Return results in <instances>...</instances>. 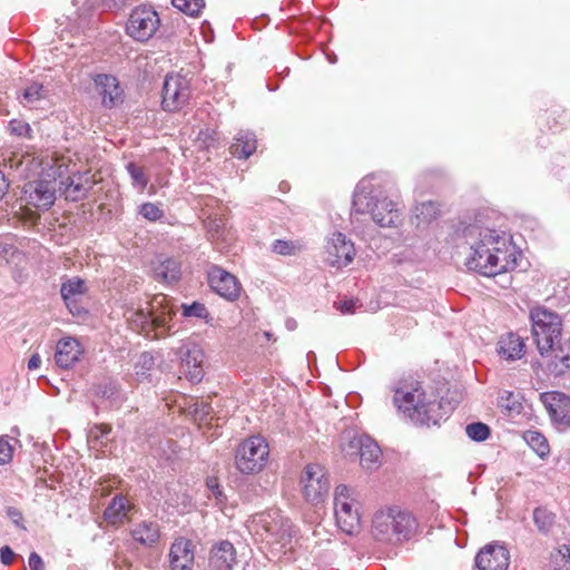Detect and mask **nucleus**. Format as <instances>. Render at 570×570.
<instances>
[{
	"instance_id": "1",
	"label": "nucleus",
	"mask_w": 570,
	"mask_h": 570,
	"mask_svg": "<svg viewBox=\"0 0 570 570\" xmlns=\"http://www.w3.org/2000/svg\"><path fill=\"white\" fill-rule=\"evenodd\" d=\"M456 238L470 249L465 258V266L470 271L492 277L515 267L514 248L509 235L490 226L484 214L461 222Z\"/></svg>"
},
{
	"instance_id": "2",
	"label": "nucleus",
	"mask_w": 570,
	"mask_h": 570,
	"mask_svg": "<svg viewBox=\"0 0 570 570\" xmlns=\"http://www.w3.org/2000/svg\"><path fill=\"white\" fill-rule=\"evenodd\" d=\"M393 402L416 425H436L454 410V404L434 393L426 394L419 383L396 387Z\"/></svg>"
},
{
	"instance_id": "3",
	"label": "nucleus",
	"mask_w": 570,
	"mask_h": 570,
	"mask_svg": "<svg viewBox=\"0 0 570 570\" xmlns=\"http://www.w3.org/2000/svg\"><path fill=\"white\" fill-rule=\"evenodd\" d=\"M353 208L357 214H370L381 227L396 226L401 217L397 205L366 180L361 181L354 193Z\"/></svg>"
},
{
	"instance_id": "4",
	"label": "nucleus",
	"mask_w": 570,
	"mask_h": 570,
	"mask_svg": "<svg viewBox=\"0 0 570 570\" xmlns=\"http://www.w3.org/2000/svg\"><path fill=\"white\" fill-rule=\"evenodd\" d=\"M416 529L412 514L397 508L377 511L372 521L373 537L381 542L396 543L409 540Z\"/></svg>"
},
{
	"instance_id": "5",
	"label": "nucleus",
	"mask_w": 570,
	"mask_h": 570,
	"mask_svg": "<svg viewBox=\"0 0 570 570\" xmlns=\"http://www.w3.org/2000/svg\"><path fill=\"white\" fill-rule=\"evenodd\" d=\"M184 535H180V570H203L204 557L202 540L204 534V515L199 511H188Z\"/></svg>"
},
{
	"instance_id": "6",
	"label": "nucleus",
	"mask_w": 570,
	"mask_h": 570,
	"mask_svg": "<svg viewBox=\"0 0 570 570\" xmlns=\"http://www.w3.org/2000/svg\"><path fill=\"white\" fill-rule=\"evenodd\" d=\"M532 335L541 355L556 353L561 336L560 316L542 306L533 307L530 312Z\"/></svg>"
},
{
	"instance_id": "7",
	"label": "nucleus",
	"mask_w": 570,
	"mask_h": 570,
	"mask_svg": "<svg viewBox=\"0 0 570 570\" xmlns=\"http://www.w3.org/2000/svg\"><path fill=\"white\" fill-rule=\"evenodd\" d=\"M361 504L356 491L340 484L334 491V514L337 527L346 534H355L361 529Z\"/></svg>"
},
{
	"instance_id": "8",
	"label": "nucleus",
	"mask_w": 570,
	"mask_h": 570,
	"mask_svg": "<svg viewBox=\"0 0 570 570\" xmlns=\"http://www.w3.org/2000/svg\"><path fill=\"white\" fill-rule=\"evenodd\" d=\"M256 523L265 531L267 543L279 546V549L292 551L297 543L296 530L292 522L281 511L273 510L258 515Z\"/></svg>"
},
{
	"instance_id": "9",
	"label": "nucleus",
	"mask_w": 570,
	"mask_h": 570,
	"mask_svg": "<svg viewBox=\"0 0 570 570\" xmlns=\"http://www.w3.org/2000/svg\"><path fill=\"white\" fill-rule=\"evenodd\" d=\"M341 450L351 459L360 460L364 470L374 471L381 465L382 451L368 435L346 432L342 436Z\"/></svg>"
},
{
	"instance_id": "10",
	"label": "nucleus",
	"mask_w": 570,
	"mask_h": 570,
	"mask_svg": "<svg viewBox=\"0 0 570 570\" xmlns=\"http://www.w3.org/2000/svg\"><path fill=\"white\" fill-rule=\"evenodd\" d=\"M269 454L268 444L261 436H252L238 445L235 455L237 470L243 474H255L263 470Z\"/></svg>"
},
{
	"instance_id": "11",
	"label": "nucleus",
	"mask_w": 570,
	"mask_h": 570,
	"mask_svg": "<svg viewBox=\"0 0 570 570\" xmlns=\"http://www.w3.org/2000/svg\"><path fill=\"white\" fill-rule=\"evenodd\" d=\"M303 495L312 504L325 501L330 491V479L324 466L314 463L307 464L302 473Z\"/></svg>"
},
{
	"instance_id": "12",
	"label": "nucleus",
	"mask_w": 570,
	"mask_h": 570,
	"mask_svg": "<svg viewBox=\"0 0 570 570\" xmlns=\"http://www.w3.org/2000/svg\"><path fill=\"white\" fill-rule=\"evenodd\" d=\"M158 13L150 7L135 8L128 19L126 31L132 39L145 42L149 40L159 28Z\"/></svg>"
},
{
	"instance_id": "13",
	"label": "nucleus",
	"mask_w": 570,
	"mask_h": 570,
	"mask_svg": "<svg viewBox=\"0 0 570 570\" xmlns=\"http://www.w3.org/2000/svg\"><path fill=\"white\" fill-rule=\"evenodd\" d=\"M168 317L171 318V309L166 312ZM127 321L132 330L144 332L147 336L154 332L155 337H160L166 333H169L171 320L167 321L163 315L150 316L147 309H131L126 314Z\"/></svg>"
},
{
	"instance_id": "14",
	"label": "nucleus",
	"mask_w": 570,
	"mask_h": 570,
	"mask_svg": "<svg viewBox=\"0 0 570 570\" xmlns=\"http://www.w3.org/2000/svg\"><path fill=\"white\" fill-rule=\"evenodd\" d=\"M22 191L28 205L38 209H48L56 200V180L46 178L30 180L23 185Z\"/></svg>"
},
{
	"instance_id": "15",
	"label": "nucleus",
	"mask_w": 570,
	"mask_h": 570,
	"mask_svg": "<svg viewBox=\"0 0 570 570\" xmlns=\"http://www.w3.org/2000/svg\"><path fill=\"white\" fill-rule=\"evenodd\" d=\"M207 281L210 288L227 301H237L240 296L242 285L237 277L224 268L212 265L207 271Z\"/></svg>"
},
{
	"instance_id": "16",
	"label": "nucleus",
	"mask_w": 570,
	"mask_h": 570,
	"mask_svg": "<svg viewBox=\"0 0 570 570\" xmlns=\"http://www.w3.org/2000/svg\"><path fill=\"white\" fill-rule=\"evenodd\" d=\"M354 244L340 232L334 233L326 244V263L336 268L351 264L355 257Z\"/></svg>"
},
{
	"instance_id": "17",
	"label": "nucleus",
	"mask_w": 570,
	"mask_h": 570,
	"mask_svg": "<svg viewBox=\"0 0 570 570\" xmlns=\"http://www.w3.org/2000/svg\"><path fill=\"white\" fill-rule=\"evenodd\" d=\"M206 356L203 348L197 344L184 346V358L180 367L184 368L185 377L191 384L202 382L205 374Z\"/></svg>"
},
{
	"instance_id": "18",
	"label": "nucleus",
	"mask_w": 570,
	"mask_h": 570,
	"mask_svg": "<svg viewBox=\"0 0 570 570\" xmlns=\"http://www.w3.org/2000/svg\"><path fill=\"white\" fill-rule=\"evenodd\" d=\"M509 564L510 553L500 544H487L475 557L478 570H507Z\"/></svg>"
},
{
	"instance_id": "19",
	"label": "nucleus",
	"mask_w": 570,
	"mask_h": 570,
	"mask_svg": "<svg viewBox=\"0 0 570 570\" xmlns=\"http://www.w3.org/2000/svg\"><path fill=\"white\" fill-rule=\"evenodd\" d=\"M540 400L556 424L564 426L570 424L569 396L561 392L553 391L541 394Z\"/></svg>"
},
{
	"instance_id": "20",
	"label": "nucleus",
	"mask_w": 570,
	"mask_h": 570,
	"mask_svg": "<svg viewBox=\"0 0 570 570\" xmlns=\"http://www.w3.org/2000/svg\"><path fill=\"white\" fill-rule=\"evenodd\" d=\"M94 82L98 95L101 97L104 107L114 108L122 101V90L116 77L111 75H97Z\"/></svg>"
},
{
	"instance_id": "21",
	"label": "nucleus",
	"mask_w": 570,
	"mask_h": 570,
	"mask_svg": "<svg viewBox=\"0 0 570 570\" xmlns=\"http://www.w3.org/2000/svg\"><path fill=\"white\" fill-rule=\"evenodd\" d=\"M86 293L87 285L82 278L73 276L62 279L60 294L71 314L80 315L82 313V308L77 304V298Z\"/></svg>"
},
{
	"instance_id": "22",
	"label": "nucleus",
	"mask_w": 570,
	"mask_h": 570,
	"mask_svg": "<svg viewBox=\"0 0 570 570\" xmlns=\"http://www.w3.org/2000/svg\"><path fill=\"white\" fill-rule=\"evenodd\" d=\"M61 184L65 186L63 195L66 199L79 202L87 197L95 181L89 176V173H76Z\"/></svg>"
},
{
	"instance_id": "23",
	"label": "nucleus",
	"mask_w": 570,
	"mask_h": 570,
	"mask_svg": "<svg viewBox=\"0 0 570 570\" xmlns=\"http://www.w3.org/2000/svg\"><path fill=\"white\" fill-rule=\"evenodd\" d=\"M82 354L80 343L73 337H63L58 341L56 346L55 360L59 367L70 368Z\"/></svg>"
},
{
	"instance_id": "24",
	"label": "nucleus",
	"mask_w": 570,
	"mask_h": 570,
	"mask_svg": "<svg viewBox=\"0 0 570 570\" xmlns=\"http://www.w3.org/2000/svg\"><path fill=\"white\" fill-rule=\"evenodd\" d=\"M236 560L234 546L228 541H222L212 549L209 566L212 570H232Z\"/></svg>"
},
{
	"instance_id": "25",
	"label": "nucleus",
	"mask_w": 570,
	"mask_h": 570,
	"mask_svg": "<svg viewBox=\"0 0 570 570\" xmlns=\"http://www.w3.org/2000/svg\"><path fill=\"white\" fill-rule=\"evenodd\" d=\"M524 348L523 340L514 333L502 335L498 342V353L507 361L521 358L524 354Z\"/></svg>"
},
{
	"instance_id": "26",
	"label": "nucleus",
	"mask_w": 570,
	"mask_h": 570,
	"mask_svg": "<svg viewBox=\"0 0 570 570\" xmlns=\"http://www.w3.org/2000/svg\"><path fill=\"white\" fill-rule=\"evenodd\" d=\"M234 140V144L229 148V153L232 156L239 159L248 158L257 148L256 137L250 131L240 130Z\"/></svg>"
},
{
	"instance_id": "27",
	"label": "nucleus",
	"mask_w": 570,
	"mask_h": 570,
	"mask_svg": "<svg viewBox=\"0 0 570 570\" xmlns=\"http://www.w3.org/2000/svg\"><path fill=\"white\" fill-rule=\"evenodd\" d=\"M8 166L17 174L19 178L30 179L38 174L40 164L29 155L20 157L14 156L8 159Z\"/></svg>"
},
{
	"instance_id": "28",
	"label": "nucleus",
	"mask_w": 570,
	"mask_h": 570,
	"mask_svg": "<svg viewBox=\"0 0 570 570\" xmlns=\"http://www.w3.org/2000/svg\"><path fill=\"white\" fill-rule=\"evenodd\" d=\"M440 215L439 205L435 202L428 200L417 204L414 208L412 223L416 228H425Z\"/></svg>"
},
{
	"instance_id": "29",
	"label": "nucleus",
	"mask_w": 570,
	"mask_h": 570,
	"mask_svg": "<svg viewBox=\"0 0 570 570\" xmlns=\"http://www.w3.org/2000/svg\"><path fill=\"white\" fill-rule=\"evenodd\" d=\"M161 106L167 111L178 109V75L174 72L168 73L164 80Z\"/></svg>"
},
{
	"instance_id": "30",
	"label": "nucleus",
	"mask_w": 570,
	"mask_h": 570,
	"mask_svg": "<svg viewBox=\"0 0 570 570\" xmlns=\"http://www.w3.org/2000/svg\"><path fill=\"white\" fill-rule=\"evenodd\" d=\"M129 509L130 507L126 498L122 495H116L106 508L104 518L109 524H119L125 520Z\"/></svg>"
},
{
	"instance_id": "31",
	"label": "nucleus",
	"mask_w": 570,
	"mask_h": 570,
	"mask_svg": "<svg viewBox=\"0 0 570 570\" xmlns=\"http://www.w3.org/2000/svg\"><path fill=\"white\" fill-rule=\"evenodd\" d=\"M186 412L195 422L207 423V419L210 414V406L193 397H184V404L180 403V414Z\"/></svg>"
},
{
	"instance_id": "32",
	"label": "nucleus",
	"mask_w": 570,
	"mask_h": 570,
	"mask_svg": "<svg viewBox=\"0 0 570 570\" xmlns=\"http://www.w3.org/2000/svg\"><path fill=\"white\" fill-rule=\"evenodd\" d=\"M47 98L48 90L41 83L32 82L23 89L20 102L24 107L37 108Z\"/></svg>"
},
{
	"instance_id": "33",
	"label": "nucleus",
	"mask_w": 570,
	"mask_h": 570,
	"mask_svg": "<svg viewBox=\"0 0 570 570\" xmlns=\"http://www.w3.org/2000/svg\"><path fill=\"white\" fill-rule=\"evenodd\" d=\"M498 406L501 412L509 416H514L521 413L522 403L519 393L511 391H502L498 397Z\"/></svg>"
},
{
	"instance_id": "34",
	"label": "nucleus",
	"mask_w": 570,
	"mask_h": 570,
	"mask_svg": "<svg viewBox=\"0 0 570 570\" xmlns=\"http://www.w3.org/2000/svg\"><path fill=\"white\" fill-rule=\"evenodd\" d=\"M132 538L142 544H153L159 538L158 525L144 521L131 531Z\"/></svg>"
},
{
	"instance_id": "35",
	"label": "nucleus",
	"mask_w": 570,
	"mask_h": 570,
	"mask_svg": "<svg viewBox=\"0 0 570 570\" xmlns=\"http://www.w3.org/2000/svg\"><path fill=\"white\" fill-rule=\"evenodd\" d=\"M155 274L158 279L165 283H176L178 282V265L176 261L168 258L155 268Z\"/></svg>"
},
{
	"instance_id": "36",
	"label": "nucleus",
	"mask_w": 570,
	"mask_h": 570,
	"mask_svg": "<svg viewBox=\"0 0 570 570\" xmlns=\"http://www.w3.org/2000/svg\"><path fill=\"white\" fill-rule=\"evenodd\" d=\"M96 394L102 399L109 400L112 404L122 401L118 384L110 379L104 380L97 385Z\"/></svg>"
},
{
	"instance_id": "37",
	"label": "nucleus",
	"mask_w": 570,
	"mask_h": 570,
	"mask_svg": "<svg viewBox=\"0 0 570 570\" xmlns=\"http://www.w3.org/2000/svg\"><path fill=\"white\" fill-rule=\"evenodd\" d=\"M155 364L154 356L148 353L144 352L140 354L138 362L135 365V374L137 376V380L139 381H150V371L153 370Z\"/></svg>"
},
{
	"instance_id": "38",
	"label": "nucleus",
	"mask_w": 570,
	"mask_h": 570,
	"mask_svg": "<svg viewBox=\"0 0 570 570\" xmlns=\"http://www.w3.org/2000/svg\"><path fill=\"white\" fill-rule=\"evenodd\" d=\"M524 440L539 456L543 458L549 453V444L541 433L537 431H528L524 434Z\"/></svg>"
},
{
	"instance_id": "39",
	"label": "nucleus",
	"mask_w": 570,
	"mask_h": 570,
	"mask_svg": "<svg viewBox=\"0 0 570 570\" xmlns=\"http://www.w3.org/2000/svg\"><path fill=\"white\" fill-rule=\"evenodd\" d=\"M180 309L185 317H196L205 320L206 323L209 322L207 320L209 317L208 309L203 303L194 302L191 304H180Z\"/></svg>"
},
{
	"instance_id": "40",
	"label": "nucleus",
	"mask_w": 570,
	"mask_h": 570,
	"mask_svg": "<svg viewBox=\"0 0 570 570\" xmlns=\"http://www.w3.org/2000/svg\"><path fill=\"white\" fill-rule=\"evenodd\" d=\"M533 520L540 531L548 532L554 523V514L544 508H537L533 511Z\"/></svg>"
},
{
	"instance_id": "41",
	"label": "nucleus",
	"mask_w": 570,
	"mask_h": 570,
	"mask_svg": "<svg viewBox=\"0 0 570 570\" xmlns=\"http://www.w3.org/2000/svg\"><path fill=\"white\" fill-rule=\"evenodd\" d=\"M302 246L292 240L276 239L272 244V250L278 255L293 256L299 253Z\"/></svg>"
},
{
	"instance_id": "42",
	"label": "nucleus",
	"mask_w": 570,
	"mask_h": 570,
	"mask_svg": "<svg viewBox=\"0 0 570 570\" xmlns=\"http://www.w3.org/2000/svg\"><path fill=\"white\" fill-rule=\"evenodd\" d=\"M110 432L111 426L108 424H94L88 430V441L105 445L107 443L106 438Z\"/></svg>"
},
{
	"instance_id": "43",
	"label": "nucleus",
	"mask_w": 570,
	"mask_h": 570,
	"mask_svg": "<svg viewBox=\"0 0 570 570\" xmlns=\"http://www.w3.org/2000/svg\"><path fill=\"white\" fill-rule=\"evenodd\" d=\"M465 432L470 439L480 442L488 439L490 429L487 424L476 422L466 425Z\"/></svg>"
},
{
	"instance_id": "44",
	"label": "nucleus",
	"mask_w": 570,
	"mask_h": 570,
	"mask_svg": "<svg viewBox=\"0 0 570 570\" xmlns=\"http://www.w3.org/2000/svg\"><path fill=\"white\" fill-rule=\"evenodd\" d=\"M127 170L130 175V178L132 180V185L138 190L142 191L147 186V178L140 167L135 165L134 163H129L127 165Z\"/></svg>"
},
{
	"instance_id": "45",
	"label": "nucleus",
	"mask_w": 570,
	"mask_h": 570,
	"mask_svg": "<svg viewBox=\"0 0 570 570\" xmlns=\"http://www.w3.org/2000/svg\"><path fill=\"white\" fill-rule=\"evenodd\" d=\"M9 130L12 135L18 137H31V127L23 120L13 119L9 122Z\"/></svg>"
},
{
	"instance_id": "46",
	"label": "nucleus",
	"mask_w": 570,
	"mask_h": 570,
	"mask_svg": "<svg viewBox=\"0 0 570 570\" xmlns=\"http://www.w3.org/2000/svg\"><path fill=\"white\" fill-rule=\"evenodd\" d=\"M180 12L197 17L205 7V0H181Z\"/></svg>"
},
{
	"instance_id": "47",
	"label": "nucleus",
	"mask_w": 570,
	"mask_h": 570,
	"mask_svg": "<svg viewBox=\"0 0 570 570\" xmlns=\"http://www.w3.org/2000/svg\"><path fill=\"white\" fill-rule=\"evenodd\" d=\"M556 570H570V546H562L556 556Z\"/></svg>"
},
{
	"instance_id": "48",
	"label": "nucleus",
	"mask_w": 570,
	"mask_h": 570,
	"mask_svg": "<svg viewBox=\"0 0 570 570\" xmlns=\"http://www.w3.org/2000/svg\"><path fill=\"white\" fill-rule=\"evenodd\" d=\"M139 214L151 222L159 219L163 215L161 209L153 203H144L139 208Z\"/></svg>"
},
{
	"instance_id": "49",
	"label": "nucleus",
	"mask_w": 570,
	"mask_h": 570,
	"mask_svg": "<svg viewBox=\"0 0 570 570\" xmlns=\"http://www.w3.org/2000/svg\"><path fill=\"white\" fill-rule=\"evenodd\" d=\"M554 357L566 366L570 367V338L564 343H559Z\"/></svg>"
},
{
	"instance_id": "50",
	"label": "nucleus",
	"mask_w": 570,
	"mask_h": 570,
	"mask_svg": "<svg viewBox=\"0 0 570 570\" xmlns=\"http://www.w3.org/2000/svg\"><path fill=\"white\" fill-rule=\"evenodd\" d=\"M13 449L6 436L0 438V465L6 464L12 459Z\"/></svg>"
},
{
	"instance_id": "51",
	"label": "nucleus",
	"mask_w": 570,
	"mask_h": 570,
	"mask_svg": "<svg viewBox=\"0 0 570 570\" xmlns=\"http://www.w3.org/2000/svg\"><path fill=\"white\" fill-rule=\"evenodd\" d=\"M216 132L214 130H210V129H206V130H202L199 134H198V141H199V145H204L206 147L208 146H212L214 145L216 138Z\"/></svg>"
},
{
	"instance_id": "52",
	"label": "nucleus",
	"mask_w": 570,
	"mask_h": 570,
	"mask_svg": "<svg viewBox=\"0 0 570 570\" xmlns=\"http://www.w3.org/2000/svg\"><path fill=\"white\" fill-rule=\"evenodd\" d=\"M336 308L343 314H353L356 308V302L354 299H344L335 303Z\"/></svg>"
},
{
	"instance_id": "53",
	"label": "nucleus",
	"mask_w": 570,
	"mask_h": 570,
	"mask_svg": "<svg viewBox=\"0 0 570 570\" xmlns=\"http://www.w3.org/2000/svg\"><path fill=\"white\" fill-rule=\"evenodd\" d=\"M28 563L31 570H45V563L37 552H32L29 556Z\"/></svg>"
},
{
	"instance_id": "54",
	"label": "nucleus",
	"mask_w": 570,
	"mask_h": 570,
	"mask_svg": "<svg viewBox=\"0 0 570 570\" xmlns=\"http://www.w3.org/2000/svg\"><path fill=\"white\" fill-rule=\"evenodd\" d=\"M206 487L216 498H219L223 495V492L219 489L218 480L216 478H208L206 480Z\"/></svg>"
},
{
	"instance_id": "55",
	"label": "nucleus",
	"mask_w": 570,
	"mask_h": 570,
	"mask_svg": "<svg viewBox=\"0 0 570 570\" xmlns=\"http://www.w3.org/2000/svg\"><path fill=\"white\" fill-rule=\"evenodd\" d=\"M0 558L3 564H10L14 558V552L8 546H4L0 550Z\"/></svg>"
},
{
	"instance_id": "56",
	"label": "nucleus",
	"mask_w": 570,
	"mask_h": 570,
	"mask_svg": "<svg viewBox=\"0 0 570 570\" xmlns=\"http://www.w3.org/2000/svg\"><path fill=\"white\" fill-rule=\"evenodd\" d=\"M128 0H104L105 9H119L127 4Z\"/></svg>"
},
{
	"instance_id": "57",
	"label": "nucleus",
	"mask_w": 570,
	"mask_h": 570,
	"mask_svg": "<svg viewBox=\"0 0 570 570\" xmlns=\"http://www.w3.org/2000/svg\"><path fill=\"white\" fill-rule=\"evenodd\" d=\"M7 514H8V517L12 520V522H13L14 524H17L18 527H21V525H20V521L22 520V515H21V513H20L17 509H14V508H9V509L7 510Z\"/></svg>"
},
{
	"instance_id": "58",
	"label": "nucleus",
	"mask_w": 570,
	"mask_h": 570,
	"mask_svg": "<svg viewBox=\"0 0 570 570\" xmlns=\"http://www.w3.org/2000/svg\"><path fill=\"white\" fill-rule=\"evenodd\" d=\"M40 364H41L40 355L36 353V354L31 355V357L29 358L28 368L30 371L37 370L40 367Z\"/></svg>"
},
{
	"instance_id": "59",
	"label": "nucleus",
	"mask_w": 570,
	"mask_h": 570,
	"mask_svg": "<svg viewBox=\"0 0 570 570\" xmlns=\"http://www.w3.org/2000/svg\"><path fill=\"white\" fill-rule=\"evenodd\" d=\"M9 183L2 171H0V199L7 194Z\"/></svg>"
},
{
	"instance_id": "60",
	"label": "nucleus",
	"mask_w": 570,
	"mask_h": 570,
	"mask_svg": "<svg viewBox=\"0 0 570 570\" xmlns=\"http://www.w3.org/2000/svg\"><path fill=\"white\" fill-rule=\"evenodd\" d=\"M176 549H177L176 543H173V546L170 548V553H169L170 566H171L173 570H176V568L178 567L177 566L178 554H177V550Z\"/></svg>"
},
{
	"instance_id": "61",
	"label": "nucleus",
	"mask_w": 570,
	"mask_h": 570,
	"mask_svg": "<svg viewBox=\"0 0 570 570\" xmlns=\"http://www.w3.org/2000/svg\"><path fill=\"white\" fill-rule=\"evenodd\" d=\"M286 326L288 330H294L296 327V322L294 320H288L286 322Z\"/></svg>"
},
{
	"instance_id": "62",
	"label": "nucleus",
	"mask_w": 570,
	"mask_h": 570,
	"mask_svg": "<svg viewBox=\"0 0 570 570\" xmlns=\"http://www.w3.org/2000/svg\"><path fill=\"white\" fill-rule=\"evenodd\" d=\"M166 301V297L165 296H160V297H157L156 298V302L161 305L164 302Z\"/></svg>"
},
{
	"instance_id": "63",
	"label": "nucleus",
	"mask_w": 570,
	"mask_h": 570,
	"mask_svg": "<svg viewBox=\"0 0 570 570\" xmlns=\"http://www.w3.org/2000/svg\"><path fill=\"white\" fill-rule=\"evenodd\" d=\"M180 100L183 97H185V94L183 92V83L180 82V94H179Z\"/></svg>"
},
{
	"instance_id": "64",
	"label": "nucleus",
	"mask_w": 570,
	"mask_h": 570,
	"mask_svg": "<svg viewBox=\"0 0 570 570\" xmlns=\"http://www.w3.org/2000/svg\"><path fill=\"white\" fill-rule=\"evenodd\" d=\"M178 2H179V0H171V4H173L174 7H176V8H178Z\"/></svg>"
}]
</instances>
